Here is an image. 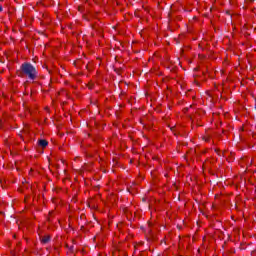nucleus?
<instances>
[{
	"mask_svg": "<svg viewBox=\"0 0 256 256\" xmlns=\"http://www.w3.org/2000/svg\"><path fill=\"white\" fill-rule=\"evenodd\" d=\"M37 69L31 63H24L17 71L18 77H27L31 81L37 79Z\"/></svg>",
	"mask_w": 256,
	"mask_h": 256,
	"instance_id": "obj_1",
	"label": "nucleus"
},
{
	"mask_svg": "<svg viewBox=\"0 0 256 256\" xmlns=\"http://www.w3.org/2000/svg\"><path fill=\"white\" fill-rule=\"evenodd\" d=\"M39 145L40 147H47V145H49V142H47V140H39Z\"/></svg>",
	"mask_w": 256,
	"mask_h": 256,
	"instance_id": "obj_2",
	"label": "nucleus"
},
{
	"mask_svg": "<svg viewBox=\"0 0 256 256\" xmlns=\"http://www.w3.org/2000/svg\"><path fill=\"white\" fill-rule=\"evenodd\" d=\"M49 241H51V237L50 236L42 237V243H49Z\"/></svg>",
	"mask_w": 256,
	"mask_h": 256,
	"instance_id": "obj_3",
	"label": "nucleus"
},
{
	"mask_svg": "<svg viewBox=\"0 0 256 256\" xmlns=\"http://www.w3.org/2000/svg\"><path fill=\"white\" fill-rule=\"evenodd\" d=\"M3 11V8L0 6V13Z\"/></svg>",
	"mask_w": 256,
	"mask_h": 256,
	"instance_id": "obj_4",
	"label": "nucleus"
}]
</instances>
